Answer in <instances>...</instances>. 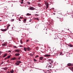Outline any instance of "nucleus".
I'll use <instances>...</instances> for the list:
<instances>
[{
	"instance_id": "obj_1",
	"label": "nucleus",
	"mask_w": 73,
	"mask_h": 73,
	"mask_svg": "<svg viewBox=\"0 0 73 73\" xmlns=\"http://www.w3.org/2000/svg\"><path fill=\"white\" fill-rule=\"evenodd\" d=\"M49 63L48 64V65H49L50 68H54V65H53V64H52V63H53V61L52 60L50 59H49L48 60Z\"/></svg>"
},
{
	"instance_id": "obj_2",
	"label": "nucleus",
	"mask_w": 73,
	"mask_h": 73,
	"mask_svg": "<svg viewBox=\"0 0 73 73\" xmlns=\"http://www.w3.org/2000/svg\"><path fill=\"white\" fill-rule=\"evenodd\" d=\"M24 50L25 51V52H27V50H28V51H30L31 50V48H30L29 47H28L27 48L26 47H24Z\"/></svg>"
},
{
	"instance_id": "obj_3",
	"label": "nucleus",
	"mask_w": 73,
	"mask_h": 73,
	"mask_svg": "<svg viewBox=\"0 0 73 73\" xmlns=\"http://www.w3.org/2000/svg\"><path fill=\"white\" fill-rule=\"evenodd\" d=\"M21 62L20 61H17V63L15 64V65H17L19 66L20 65V63H21Z\"/></svg>"
},
{
	"instance_id": "obj_4",
	"label": "nucleus",
	"mask_w": 73,
	"mask_h": 73,
	"mask_svg": "<svg viewBox=\"0 0 73 73\" xmlns=\"http://www.w3.org/2000/svg\"><path fill=\"white\" fill-rule=\"evenodd\" d=\"M50 68L51 67H50V66H46V69L47 70H50Z\"/></svg>"
},
{
	"instance_id": "obj_5",
	"label": "nucleus",
	"mask_w": 73,
	"mask_h": 73,
	"mask_svg": "<svg viewBox=\"0 0 73 73\" xmlns=\"http://www.w3.org/2000/svg\"><path fill=\"white\" fill-rule=\"evenodd\" d=\"M20 54L19 53H16L15 54V56L17 57V56H20Z\"/></svg>"
},
{
	"instance_id": "obj_6",
	"label": "nucleus",
	"mask_w": 73,
	"mask_h": 73,
	"mask_svg": "<svg viewBox=\"0 0 73 73\" xmlns=\"http://www.w3.org/2000/svg\"><path fill=\"white\" fill-rule=\"evenodd\" d=\"M20 51V49H17L15 50V52H17V53H19Z\"/></svg>"
},
{
	"instance_id": "obj_7",
	"label": "nucleus",
	"mask_w": 73,
	"mask_h": 73,
	"mask_svg": "<svg viewBox=\"0 0 73 73\" xmlns=\"http://www.w3.org/2000/svg\"><path fill=\"white\" fill-rule=\"evenodd\" d=\"M45 5H46V9H47L48 8V6H49V4H48V3H46Z\"/></svg>"
},
{
	"instance_id": "obj_8",
	"label": "nucleus",
	"mask_w": 73,
	"mask_h": 73,
	"mask_svg": "<svg viewBox=\"0 0 73 73\" xmlns=\"http://www.w3.org/2000/svg\"><path fill=\"white\" fill-rule=\"evenodd\" d=\"M1 31L2 32H5L6 31H7V29H1Z\"/></svg>"
},
{
	"instance_id": "obj_9",
	"label": "nucleus",
	"mask_w": 73,
	"mask_h": 73,
	"mask_svg": "<svg viewBox=\"0 0 73 73\" xmlns=\"http://www.w3.org/2000/svg\"><path fill=\"white\" fill-rule=\"evenodd\" d=\"M29 9H30V10H31L32 11H33V10H34L35 9V8L32 7H30Z\"/></svg>"
},
{
	"instance_id": "obj_10",
	"label": "nucleus",
	"mask_w": 73,
	"mask_h": 73,
	"mask_svg": "<svg viewBox=\"0 0 73 73\" xmlns=\"http://www.w3.org/2000/svg\"><path fill=\"white\" fill-rule=\"evenodd\" d=\"M67 65L68 66H73V65L71 64V63H68V64Z\"/></svg>"
},
{
	"instance_id": "obj_11",
	"label": "nucleus",
	"mask_w": 73,
	"mask_h": 73,
	"mask_svg": "<svg viewBox=\"0 0 73 73\" xmlns=\"http://www.w3.org/2000/svg\"><path fill=\"white\" fill-rule=\"evenodd\" d=\"M43 58H44L43 57H40L39 58V60H41V61L42 60V59H43Z\"/></svg>"
},
{
	"instance_id": "obj_12",
	"label": "nucleus",
	"mask_w": 73,
	"mask_h": 73,
	"mask_svg": "<svg viewBox=\"0 0 73 73\" xmlns=\"http://www.w3.org/2000/svg\"><path fill=\"white\" fill-rule=\"evenodd\" d=\"M73 19V16H71L69 17L70 20H72Z\"/></svg>"
},
{
	"instance_id": "obj_13",
	"label": "nucleus",
	"mask_w": 73,
	"mask_h": 73,
	"mask_svg": "<svg viewBox=\"0 0 73 73\" xmlns=\"http://www.w3.org/2000/svg\"><path fill=\"white\" fill-rule=\"evenodd\" d=\"M7 56V53H5L4 54V55L3 56V58H4V57H5L6 56Z\"/></svg>"
},
{
	"instance_id": "obj_14",
	"label": "nucleus",
	"mask_w": 73,
	"mask_h": 73,
	"mask_svg": "<svg viewBox=\"0 0 73 73\" xmlns=\"http://www.w3.org/2000/svg\"><path fill=\"white\" fill-rule=\"evenodd\" d=\"M16 57H14L11 58V60H16Z\"/></svg>"
},
{
	"instance_id": "obj_15",
	"label": "nucleus",
	"mask_w": 73,
	"mask_h": 73,
	"mask_svg": "<svg viewBox=\"0 0 73 73\" xmlns=\"http://www.w3.org/2000/svg\"><path fill=\"white\" fill-rule=\"evenodd\" d=\"M3 46H6V45H7V43H4L2 45Z\"/></svg>"
},
{
	"instance_id": "obj_16",
	"label": "nucleus",
	"mask_w": 73,
	"mask_h": 73,
	"mask_svg": "<svg viewBox=\"0 0 73 73\" xmlns=\"http://www.w3.org/2000/svg\"><path fill=\"white\" fill-rule=\"evenodd\" d=\"M38 5H39V7H42V5L40 3H38Z\"/></svg>"
},
{
	"instance_id": "obj_17",
	"label": "nucleus",
	"mask_w": 73,
	"mask_h": 73,
	"mask_svg": "<svg viewBox=\"0 0 73 73\" xmlns=\"http://www.w3.org/2000/svg\"><path fill=\"white\" fill-rule=\"evenodd\" d=\"M45 56H46V57H49L50 56V55H49L48 54H46V55H45Z\"/></svg>"
},
{
	"instance_id": "obj_18",
	"label": "nucleus",
	"mask_w": 73,
	"mask_h": 73,
	"mask_svg": "<svg viewBox=\"0 0 73 73\" xmlns=\"http://www.w3.org/2000/svg\"><path fill=\"white\" fill-rule=\"evenodd\" d=\"M11 55H9L7 57V59L11 57Z\"/></svg>"
},
{
	"instance_id": "obj_19",
	"label": "nucleus",
	"mask_w": 73,
	"mask_h": 73,
	"mask_svg": "<svg viewBox=\"0 0 73 73\" xmlns=\"http://www.w3.org/2000/svg\"><path fill=\"white\" fill-rule=\"evenodd\" d=\"M27 16H31V14L28 13L27 14Z\"/></svg>"
},
{
	"instance_id": "obj_20",
	"label": "nucleus",
	"mask_w": 73,
	"mask_h": 73,
	"mask_svg": "<svg viewBox=\"0 0 73 73\" xmlns=\"http://www.w3.org/2000/svg\"><path fill=\"white\" fill-rule=\"evenodd\" d=\"M10 72L11 73H13V72H14V71L13 70H11Z\"/></svg>"
},
{
	"instance_id": "obj_21",
	"label": "nucleus",
	"mask_w": 73,
	"mask_h": 73,
	"mask_svg": "<svg viewBox=\"0 0 73 73\" xmlns=\"http://www.w3.org/2000/svg\"><path fill=\"white\" fill-rule=\"evenodd\" d=\"M68 46L70 47H72L73 46V45H72V44H69Z\"/></svg>"
},
{
	"instance_id": "obj_22",
	"label": "nucleus",
	"mask_w": 73,
	"mask_h": 73,
	"mask_svg": "<svg viewBox=\"0 0 73 73\" xmlns=\"http://www.w3.org/2000/svg\"><path fill=\"white\" fill-rule=\"evenodd\" d=\"M20 43H21V44H23V41H22V40H20Z\"/></svg>"
},
{
	"instance_id": "obj_23",
	"label": "nucleus",
	"mask_w": 73,
	"mask_h": 73,
	"mask_svg": "<svg viewBox=\"0 0 73 73\" xmlns=\"http://www.w3.org/2000/svg\"><path fill=\"white\" fill-rule=\"evenodd\" d=\"M26 21H27V19H24V22L25 23V22H26Z\"/></svg>"
},
{
	"instance_id": "obj_24",
	"label": "nucleus",
	"mask_w": 73,
	"mask_h": 73,
	"mask_svg": "<svg viewBox=\"0 0 73 73\" xmlns=\"http://www.w3.org/2000/svg\"><path fill=\"white\" fill-rule=\"evenodd\" d=\"M39 56L38 55H36L35 56V58H37Z\"/></svg>"
},
{
	"instance_id": "obj_25",
	"label": "nucleus",
	"mask_w": 73,
	"mask_h": 73,
	"mask_svg": "<svg viewBox=\"0 0 73 73\" xmlns=\"http://www.w3.org/2000/svg\"><path fill=\"white\" fill-rule=\"evenodd\" d=\"M13 47L14 48H17V47H16V46H13Z\"/></svg>"
},
{
	"instance_id": "obj_26",
	"label": "nucleus",
	"mask_w": 73,
	"mask_h": 73,
	"mask_svg": "<svg viewBox=\"0 0 73 73\" xmlns=\"http://www.w3.org/2000/svg\"><path fill=\"white\" fill-rule=\"evenodd\" d=\"M35 19H36V20L38 21L39 20V19H38V18H35Z\"/></svg>"
},
{
	"instance_id": "obj_27",
	"label": "nucleus",
	"mask_w": 73,
	"mask_h": 73,
	"mask_svg": "<svg viewBox=\"0 0 73 73\" xmlns=\"http://www.w3.org/2000/svg\"><path fill=\"white\" fill-rule=\"evenodd\" d=\"M14 20H15L13 19H11V21H14Z\"/></svg>"
},
{
	"instance_id": "obj_28",
	"label": "nucleus",
	"mask_w": 73,
	"mask_h": 73,
	"mask_svg": "<svg viewBox=\"0 0 73 73\" xmlns=\"http://www.w3.org/2000/svg\"><path fill=\"white\" fill-rule=\"evenodd\" d=\"M27 3L28 4H30L31 3H30V2H27Z\"/></svg>"
},
{
	"instance_id": "obj_29",
	"label": "nucleus",
	"mask_w": 73,
	"mask_h": 73,
	"mask_svg": "<svg viewBox=\"0 0 73 73\" xmlns=\"http://www.w3.org/2000/svg\"><path fill=\"white\" fill-rule=\"evenodd\" d=\"M69 69H73V67H69Z\"/></svg>"
},
{
	"instance_id": "obj_30",
	"label": "nucleus",
	"mask_w": 73,
	"mask_h": 73,
	"mask_svg": "<svg viewBox=\"0 0 73 73\" xmlns=\"http://www.w3.org/2000/svg\"><path fill=\"white\" fill-rule=\"evenodd\" d=\"M34 61H35V62H36V61H37V60L35 59H34Z\"/></svg>"
},
{
	"instance_id": "obj_31",
	"label": "nucleus",
	"mask_w": 73,
	"mask_h": 73,
	"mask_svg": "<svg viewBox=\"0 0 73 73\" xmlns=\"http://www.w3.org/2000/svg\"><path fill=\"white\" fill-rule=\"evenodd\" d=\"M60 55H61V56L62 55V52H61V53L60 54Z\"/></svg>"
},
{
	"instance_id": "obj_32",
	"label": "nucleus",
	"mask_w": 73,
	"mask_h": 73,
	"mask_svg": "<svg viewBox=\"0 0 73 73\" xmlns=\"http://www.w3.org/2000/svg\"><path fill=\"white\" fill-rule=\"evenodd\" d=\"M7 62H8V63H9V60H7Z\"/></svg>"
},
{
	"instance_id": "obj_33",
	"label": "nucleus",
	"mask_w": 73,
	"mask_h": 73,
	"mask_svg": "<svg viewBox=\"0 0 73 73\" xmlns=\"http://www.w3.org/2000/svg\"><path fill=\"white\" fill-rule=\"evenodd\" d=\"M8 52H9L10 53H11V51L9 50L8 51Z\"/></svg>"
},
{
	"instance_id": "obj_34",
	"label": "nucleus",
	"mask_w": 73,
	"mask_h": 73,
	"mask_svg": "<svg viewBox=\"0 0 73 73\" xmlns=\"http://www.w3.org/2000/svg\"><path fill=\"white\" fill-rule=\"evenodd\" d=\"M5 60H7V59H8V58H7V57H6L5 58Z\"/></svg>"
},
{
	"instance_id": "obj_35",
	"label": "nucleus",
	"mask_w": 73,
	"mask_h": 73,
	"mask_svg": "<svg viewBox=\"0 0 73 73\" xmlns=\"http://www.w3.org/2000/svg\"><path fill=\"white\" fill-rule=\"evenodd\" d=\"M39 15H37V14H35V16H39Z\"/></svg>"
},
{
	"instance_id": "obj_36",
	"label": "nucleus",
	"mask_w": 73,
	"mask_h": 73,
	"mask_svg": "<svg viewBox=\"0 0 73 73\" xmlns=\"http://www.w3.org/2000/svg\"><path fill=\"white\" fill-rule=\"evenodd\" d=\"M21 57L20 56V57H19V58H18V59L19 60H20V58H21Z\"/></svg>"
},
{
	"instance_id": "obj_37",
	"label": "nucleus",
	"mask_w": 73,
	"mask_h": 73,
	"mask_svg": "<svg viewBox=\"0 0 73 73\" xmlns=\"http://www.w3.org/2000/svg\"><path fill=\"white\" fill-rule=\"evenodd\" d=\"M19 21H21V19H20V18L19 19Z\"/></svg>"
},
{
	"instance_id": "obj_38",
	"label": "nucleus",
	"mask_w": 73,
	"mask_h": 73,
	"mask_svg": "<svg viewBox=\"0 0 73 73\" xmlns=\"http://www.w3.org/2000/svg\"><path fill=\"white\" fill-rule=\"evenodd\" d=\"M3 63H4V62H3L2 63H1V65L3 64Z\"/></svg>"
},
{
	"instance_id": "obj_39",
	"label": "nucleus",
	"mask_w": 73,
	"mask_h": 73,
	"mask_svg": "<svg viewBox=\"0 0 73 73\" xmlns=\"http://www.w3.org/2000/svg\"><path fill=\"white\" fill-rule=\"evenodd\" d=\"M29 41V40H27L26 41V42H28V41Z\"/></svg>"
},
{
	"instance_id": "obj_40",
	"label": "nucleus",
	"mask_w": 73,
	"mask_h": 73,
	"mask_svg": "<svg viewBox=\"0 0 73 73\" xmlns=\"http://www.w3.org/2000/svg\"><path fill=\"white\" fill-rule=\"evenodd\" d=\"M10 26H11V25H7V27H10Z\"/></svg>"
},
{
	"instance_id": "obj_41",
	"label": "nucleus",
	"mask_w": 73,
	"mask_h": 73,
	"mask_svg": "<svg viewBox=\"0 0 73 73\" xmlns=\"http://www.w3.org/2000/svg\"><path fill=\"white\" fill-rule=\"evenodd\" d=\"M21 4H23V1H22V2H21Z\"/></svg>"
},
{
	"instance_id": "obj_42",
	"label": "nucleus",
	"mask_w": 73,
	"mask_h": 73,
	"mask_svg": "<svg viewBox=\"0 0 73 73\" xmlns=\"http://www.w3.org/2000/svg\"><path fill=\"white\" fill-rule=\"evenodd\" d=\"M7 29H9V27L7 26Z\"/></svg>"
},
{
	"instance_id": "obj_43",
	"label": "nucleus",
	"mask_w": 73,
	"mask_h": 73,
	"mask_svg": "<svg viewBox=\"0 0 73 73\" xmlns=\"http://www.w3.org/2000/svg\"><path fill=\"white\" fill-rule=\"evenodd\" d=\"M22 46H22V45H20V47H23Z\"/></svg>"
},
{
	"instance_id": "obj_44",
	"label": "nucleus",
	"mask_w": 73,
	"mask_h": 73,
	"mask_svg": "<svg viewBox=\"0 0 73 73\" xmlns=\"http://www.w3.org/2000/svg\"><path fill=\"white\" fill-rule=\"evenodd\" d=\"M54 15H55V13H53Z\"/></svg>"
},
{
	"instance_id": "obj_45",
	"label": "nucleus",
	"mask_w": 73,
	"mask_h": 73,
	"mask_svg": "<svg viewBox=\"0 0 73 73\" xmlns=\"http://www.w3.org/2000/svg\"><path fill=\"white\" fill-rule=\"evenodd\" d=\"M22 1H24V0H21Z\"/></svg>"
},
{
	"instance_id": "obj_46",
	"label": "nucleus",
	"mask_w": 73,
	"mask_h": 73,
	"mask_svg": "<svg viewBox=\"0 0 73 73\" xmlns=\"http://www.w3.org/2000/svg\"><path fill=\"white\" fill-rule=\"evenodd\" d=\"M30 56H32V54H30Z\"/></svg>"
},
{
	"instance_id": "obj_47",
	"label": "nucleus",
	"mask_w": 73,
	"mask_h": 73,
	"mask_svg": "<svg viewBox=\"0 0 73 73\" xmlns=\"http://www.w3.org/2000/svg\"><path fill=\"white\" fill-rule=\"evenodd\" d=\"M38 1H41V0H38Z\"/></svg>"
},
{
	"instance_id": "obj_48",
	"label": "nucleus",
	"mask_w": 73,
	"mask_h": 73,
	"mask_svg": "<svg viewBox=\"0 0 73 73\" xmlns=\"http://www.w3.org/2000/svg\"><path fill=\"white\" fill-rule=\"evenodd\" d=\"M1 21V20H0V21Z\"/></svg>"
},
{
	"instance_id": "obj_49",
	"label": "nucleus",
	"mask_w": 73,
	"mask_h": 73,
	"mask_svg": "<svg viewBox=\"0 0 73 73\" xmlns=\"http://www.w3.org/2000/svg\"><path fill=\"white\" fill-rule=\"evenodd\" d=\"M0 53H1V52L0 51Z\"/></svg>"
},
{
	"instance_id": "obj_50",
	"label": "nucleus",
	"mask_w": 73,
	"mask_h": 73,
	"mask_svg": "<svg viewBox=\"0 0 73 73\" xmlns=\"http://www.w3.org/2000/svg\"><path fill=\"white\" fill-rule=\"evenodd\" d=\"M31 20V21H32V19H31V20Z\"/></svg>"
},
{
	"instance_id": "obj_51",
	"label": "nucleus",
	"mask_w": 73,
	"mask_h": 73,
	"mask_svg": "<svg viewBox=\"0 0 73 73\" xmlns=\"http://www.w3.org/2000/svg\"><path fill=\"white\" fill-rule=\"evenodd\" d=\"M21 19H22V18H21Z\"/></svg>"
},
{
	"instance_id": "obj_52",
	"label": "nucleus",
	"mask_w": 73,
	"mask_h": 73,
	"mask_svg": "<svg viewBox=\"0 0 73 73\" xmlns=\"http://www.w3.org/2000/svg\"><path fill=\"white\" fill-rule=\"evenodd\" d=\"M30 22H31V21H30Z\"/></svg>"
},
{
	"instance_id": "obj_53",
	"label": "nucleus",
	"mask_w": 73,
	"mask_h": 73,
	"mask_svg": "<svg viewBox=\"0 0 73 73\" xmlns=\"http://www.w3.org/2000/svg\"><path fill=\"white\" fill-rule=\"evenodd\" d=\"M0 55H1V54H0Z\"/></svg>"
},
{
	"instance_id": "obj_54",
	"label": "nucleus",
	"mask_w": 73,
	"mask_h": 73,
	"mask_svg": "<svg viewBox=\"0 0 73 73\" xmlns=\"http://www.w3.org/2000/svg\"><path fill=\"white\" fill-rule=\"evenodd\" d=\"M50 36V35H49Z\"/></svg>"
},
{
	"instance_id": "obj_55",
	"label": "nucleus",
	"mask_w": 73,
	"mask_h": 73,
	"mask_svg": "<svg viewBox=\"0 0 73 73\" xmlns=\"http://www.w3.org/2000/svg\"><path fill=\"white\" fill-rule=\"evenodd\" d=\"M8 73H10V72H9Z\"/></svg>"
},
{
	"instance_id": "obj_56",
	"label": "nucleus",
	"mask_w": 73,
	"mask_h": 73,
	"mask_svg": "<svg viewBox=\"0 0 73 73\" xmlns=\"http://www.w3.org/2000/svg\"><path fill=\"white\" fill-rule=\"evenodd\" d=\"M53 8V9H54V8Z\"/></svg>"
}]
</instances>
